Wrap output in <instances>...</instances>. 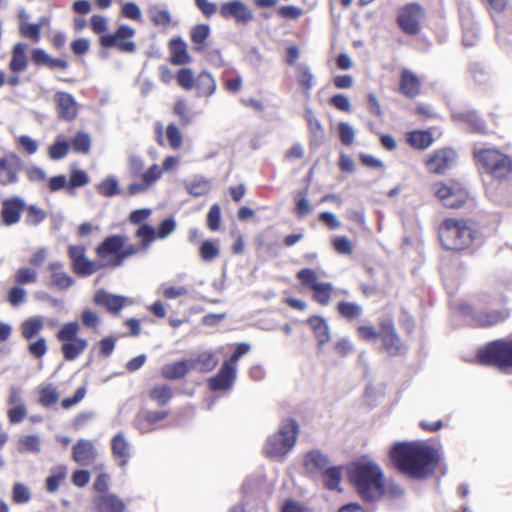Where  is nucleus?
<instances>
[{"label": "nucleus", "mask_w": 512, "mask_h": 512, "mask_svg": "<svg viewBox=\"0 0 512 512\" xmlns=\"http://www.w3.org/2000/svg\"><path fill=\"white\" fill-rule=\"evenodd\" d=\"M190 370L189 360H181L163 365L161 375L168 380H177L185 377Z\"/></svg>", "instance_id": "nucleus-28"}, {"label": "nucleus", "mask_w": 512, "mask_h": 512, "mask_svg": "<svg viewBox=\"0 0 512 512\" xmlns=\"http://www.w3.org/2000/svg\"><path fill=\"white\" fill-rule=\"evenodd\" d=\"M177 224L173 217L164 219L156 230L157 238L165 239L176 230Z\"/></svg>", "instance_id": "nucleus-61"}, {"label": "nucleus", "mask_w": 512, "mask_h": 512, "mask_svg": "<svg viewBox=\"0 0 512 512\" xmlns=\"http://www.w3.org/2000/svg\"><path fill=\"white\" fill-rule=\"evenodd\" d=\"M304 465L310 474H322L329 466V460L319 450H313L306 454Z\"/></svg>", "instance_id": "nucleus-25"}, {"label": "nucleus", "mask_w": 512, "mask_h": 512, "mask_svg": "<svg viewBox=\"0 0 512 512\" xmlns=\"http://www.w3.org/2000/svg\"><path fill=\"white\" fill-rule=\"evenodd\" d=\"M60 399V393L53 384H46L40 386L39 389V403L43 407H51L56 404Z\"/></svg>", "instance_id": "nucleus-40"}, {"label": "nucleus", "mask_w": 512, "mask_h": 512, "mask_svg": "<svg viewBox=\"0 0 512 512\" xmlns=\"http://www.w3.org/2000/svg\"><path fill=\"white\" fill-rule=\"evenodd\" d=\"M404 488L394 480H388L386 483L382 481V495H386L391 499H400L404 496Z\"/></svg>", "instance_id": "nucleus-54"}, {"label": "nucleus", "mask_w": 512, "mask_h": 512, "mask_svg": "<svg viewBox=\"0 0 512 512\" xmlns=\"http://www.w3.org/2000/svg\"><path fill=\"white\" fill-rule=\"evenodd\" d=\"M177 81L178 84L186 90H191L196 82L192 71L188 68H182L179 70Z\"/></svg>", "instance_id": "nucleus-63"}, {"label": "nucleus", "mask_w": 512, "mask_h": 512, "mask_svg": "<svg viewBox=\"0 0 512 512\" xmlns=\"http://www.w3.org/2000/svg\"><path fill=\"white\" fill-rule=\"evenodd\" d=\"M26 208L25 201L20 196L7 198L2 202L1 219L4 225L12 226L20 221L21 214Z\"/></svg>", "instance_id": "nucleus-18"}, {"label": "nucleus", "mask_w": 512, "mask_h": 512, "mask_svg": "<svg viewBox=\"0 0 512 512\" xmlns=\"http://www.w3.org/2000/svg\"><path fill=\"white\" fill-rule=\"evenodd\" d=\"M144 160L136 154L128 156V170L133 179L140 178L139 182H132L127 186V194L135 196L145 193L162 177V169L159 165L153 164L146 171H143Z\"/></svg>", "instance_id": "nucleus-4"}, {"label": "nucleus", "mask_w": 512, "mask_h": 512, "mask_svg": "<svg viewBox=\"0 0 512 512\" xmlns=\"http://www.w3.org/2000/svg\"><path fill=\"white\" fill-rule=\"evenodd\" d=\"M67 468L66 466L60 465L52 468L51 475L46 479V489L50 493H54L58 490L60 482L66 478Z\"/></svg>", "instance_id": "nucleus-43"}, {"label": "nucleus", "mask_w": 512, "mask_h": 512, "mask_svg": "<svg viewBox=\"0 0 512 512\" xmlns=\"http://www.w3.org/2000/svg\"><path fill=\"white\" fill-rule=\"evenodd\" d=\"M457 161V153L451 148H441L433 152L426 160L428 170L435 174L445 173Z\"/></svg>", "instance_id": "nucleus-14"}, {"label": "nucleus", "mask_w": 512, "mask_h": 512, "mask_svg": "<svg viewBox=\"0 0 512 512\" xmlns=\"http://www.w3.org/2000/svg\"><path fill=\"white\" fill-rule=\"evenodd\" d=\"M420 80L410 70L404 69L401 76V91L408 97H415L420 92Z\"/></svg>", "instance_id": "nucleus-30"}, {"label": "nucleus", "mask_w": 512, "mask_h": 512, "mask_svg": "<svg viewBox=\"0 0 512 512\" xmlns=\"http://www.w3.org/2000/svg\"><path fill=\"white\" fill-rule=\"evenodd\" d=\"M482 364H494L501 369L512 367V340H496L478 351Z\"/></svg>", "instance_id": "nucleus-8"}, {"label": "nucleus", "mask_w": 512, "mask_h": 512, "mask_svg": "<svg viewBox=\"0 0 512 512\" xmlns=\"http://www.w3.org/2000/svg\"><path fill=\"white\" fill-rule=\"evenodd\" d=\"M17 450L19 453L39 454L41 452V439L36 434L21 436L18 440Z\"/></svg>", "instance_id": "nucleus-36"}, {"label": "nucleus", "mask_w": 512, "mask_h": 512, "mask_svg": "<svg viewBox=\"0 0 512 512\" xmlns=\"http://www.w3.org/2000/svg\"><path fill=\"white\" fill-rule=\"evenodd\" d=\"M139 252V248L133 244L125 245V242L122 243V248L120 250L119 255L117 257H113L111 260L107 262V266L116 268L121 267L124 264L125 259L136 255Z\"/></svg>", "instance_id": "nucleus-48"}, {"label": "nucleus", "mask_w": 512, "mask_h": 512, "mask_svg": "<svg viewBox=\"0 0 512 512\" xmlns=\"http://www.w3.org/2000/svg\"><path fill=\"white\" fill-rule=\"evenodd\" d=\"M198 96H211L216 91V81L207 71L201 72L195 82Z\"/></svg>", "instance_id": "nucleus-32"}, {"label": "nucleus", "mask_w": 512, "mask_h": 512, "mask_svg": "<svg viewBox=\"0 0 512 512\" xmlns=\"http://www.w3.org/2000/svg\"><path fill=\"white\" fill-rule=\"evenodd\" d=\"M390 457L401 472L417 479L432 473L437 462V453L432 447L417 443H397Z\"/></svg>", "instance_id": "nucleus-1"}, {"label": "nucleus", "mask_w": 512, "mask_h": 512, "mask_svg": "<svg viewBox=\"0 0 512 512\" xmlns=\"http://www.w3.org/2000/svg\"><path fill=\"white\" fill-rule=\"evenodd\" d=\"M171 62L175 65H183L190 62L191 58L187 52V45L181 39H172L170 41Z\"/></svg>", "instance_id": "nucleus-31"}, {"label": "nucleus", "mask_w": 512, "mask_h": 512, "mask_svg": "<svg viewBox=\"0 0 512 512\" xmlns=\"http://www.w3.org/2000/svg\"><path fill=\"white\" fill-rule=\"evenodd\" d=\"M349 476L361 498L373 502L381 497L382 469L373 461H359L349 468Z\"/></svg>", "instance_id": "nucleus-2"}, {"label": "nucleus", "mask_w": 512, "mask_h": 512, "mask_svg": "<svg viewBox=\"0 0 512 512\" xmlns=\"http://www.w3.org/2000/svg\"><path fill=\"white\" fill-rule=\"evenodd\" d=\"M191 370L198 372H209L218 365V358L213 352L205 351L200 353L196 358L188 359Z\"/></svg>", "instance_id": "nucleus-27"}, {"label": "nucleus", "mask_w": 512, "mask_h": 512, "mask_svg": "<svg viewBox=\"0 0 512 512\" xmlns=\"http://www.w3.org/2000/svg\"><path fill=\"white\" fill-rule=\"evenodd\" d=\"M46 218V213L36 205H30L27 208L26 223L31 226H37Z\"/></svg>", "instance_id": "nucleus-59"}, {"label": "nucleus", "mask_w": 512, "mask_h": 512, "mask_svg": "<svg viewBox=\"0 0 512 512\" xmlns=\"http://www.w3.org/2000/svg\"><path fill=\"white\" fill-rule=\"evenodd\" d=\"M305 119L307 121L309 131L314 137H320L323 135V126L314 114L312 108L307 107L305 109Z\"/></svg>", "instance_id": "nucleus-56"}, {"label": "nucleus", "mask_w": 512, "mask_h": 512, "mask_svg": "<svg viewBox=\"0 0 512 512\" xmlns=\"http://www.w3.org/2000/svg\"><path fill=\"white\" fill-rule=\"evenodd\" d=\"M41 24L22 23L20 25V33L27 38H30L34 42H38L40 39Z\"/></svg>", "instance_id": "nucleus-62"}, {"label": "nucleus", "mask_w": 512, "mask_h": 512, "mask_svg": "<svg viewBox=\"0 0 512 512\" xmlns=\"http://www.w3.org/2000/svg\"><path fill=\"white\" fill-rule=\"evenodd\" d=\"M338 132H339V137L341 139V142L344 145L350 146L354 143L355 130L352 127V125H350L347 122H341L338 125Z\"/></svg>", "instance_id": "nucleus-60"}, {"label": "nucleus", "mask_w": 512, "mask_h": 512, "mask_svg": "<svg viewBox=\"0 0 512 512\" xmlns=\"http://www.w3.org/2000/svg\"><path fill=\"white\" fill-rule=\"evenodd\" d=\"M23 170V161L21 158L10 153L0 158V184L10 185L19 181L18 173Z\"/></svg>", "instance_id": "nucleus-16"}, {"label": "nucleus", "mask_w": 512, "mask_h": 512, "mask_svg": "<svg viewBox=\"0 0 512 512\" xmlns=\"http://www.w3.org/2000/svg\"><path fill=\"white\" fill-rule=\"evenodd\" d=\"M321 475L323 477L324 485L327 489L340 491V484L342 480L341 467L328 466Z\"/></svg>", "instance_id": "nucleus-37"}, {"label": "nucleus", "mask_w": 512, "mask_h": 512, "mask_svg": "<svg viewBox=\"0 0 512 512\" xmlns=\"http://www.w3.org/2000/svg\"><path fill=\"white\" fill-rule=\"evenodd\" d=\"M297 277L303 286L309 287L314 291V299L319 304L326 306L330 303L333 291L332 283L318 281L315 270L309 268L300 270Z\"/></svg>", "instance_id": "nucleus-10"}, {"label": "nucleus", "mask_w": 512, "mask_h": 512, "mask_svg": "<svg viewBox=\"0 0 512 512\" xmlns=\"http://www.w3.org/2000/svg\"><path fill=\"white\" fill-rule=\"evenodd\" d=\"M149 396L159 406H165L172 398V389L168 385H156L150 390Z\"/></svg>", "instance_id": "nucleus-47"}, {"label": "nucleus", "mask_w": 512, "mask_h": 512, "mask_svg": "<svg viewBox=\"0 0 512 512\" xmlns=\"http://www.w3.org/2000/svg\"><path fill=\"white\" fill-rule=\"evenodd\" d=\"M72 148L77 153L88 154L91 148V138L88 134L79 132L72 140Z\"/></svg>", "instance_id": "nucleus-55"}, {"label": "nucleus", "mask_w": 512, "mask_h": 512, "mask_svg": "<svg viewBox=\"0 0 512 512\" xmlns=\"http://www.w3.org/2000/svg\"><path fill=\"white\" fill-rule=\"evenodd\" d=\"M424 17L425 12L420 4L409 3L399 10L397 22L403 32L416 35L420 31V24Z\"/></svg>", "instance_id": "nucleus-12"}, {"label": "nucleus", "mask_w": 512, "mask_h": 512, "mask_svg": "<svg viewBox=\"0 0 512 512\" xmlns=\"http://www.w3.org/2000/svg\"><path fill=\"white\" fill-rule=\"evenodd\" d=\"M219 13L225 19H233L238 25H247L254 18L252 10L240 0L222 3Z\"/></svg>", "instance_id": "nucleus-13"}, {"label": "nucleus", "mask_w": 512, "mask_h": 512, "mask_svg": "<svg viewBox=\"0 0 512 512\" xmlns=\"http://www.w3.org/2000/svg\"><path fill=\"white\" fill-rule=\"evenodd\" d=\"M509 316V311L506 309L499 311H491L487 313H479L476 315L475 320L480 326H492L499 322L504 321Z\"/></svg>", "instance_id": "nucleus-39"}, {"label": "nucleus", "mask_w": 512, "mask_h": 512, "mask_svg": "<svg viewBox=\"0 0 512 512\" xmlns=\"http://www.w3.org/2000/svg\"><path fill=\"white\" fill-rule=\"evenodd\" d=\"M434 191L442 204L452 209L460 208L469 198L468 191L460 183H452L451 185L437 183Z\"/></svg>", "instance_id": "nucleus-11"}, {"label": "nucleus", "mask_w": 512, "mask_h": 512, "mask_svg": "<svg viewBox=\"0 0 512 512\" xmlns=\"http://www.w3.org/2000/svg\"><path fill=\"white\" fill-rule=\"evenodd\" d=\"M111 447L119 466L124 467L130 458V443L122 433H118L112 438Z\"/></svg>", "instance_id": "nucleus-24"}, {"label": "nucleus", "mask_w": 512, "mask_h": 512, "mask_svg": "<svg viewBox=\"0 0 512 512\" xmlns=\"http://www.w3.org/2000/svg\"><path fill=\"white\" fill-rule=\"evenodd\" d=\"M199 253L202 260L212 261L219 256L220 249L215 242L206 240L201 244Z\"/></svg>", "instance_id": "nucleus-57"}, {"label": "nucleus", "mask_w": 512, "mask_h": 512, "mask_svg": "<svg viewBox=\"0 0 512 512\" xmlns=\"http://www.w3.org/2000/svg\"><path fill=\"white\" fill-rule=\"evenodd\" d=\"M210 34V27L207 24H198L191 29V40L195 44V50L202 51L205 47V41Z\"/></svg>", "instance_id": "nucleus-41"}, {"label": "nucleus", "mask_w": 512, "mask_h": 512, "mask_svg": "<svg viewBox=\"0 0 512 512\" xmlns=\"http://www.w3.org/2000/svg\"><path fill=\"white\" fill-rule=\"evenodd\" d=\"M135 234L141 239V247L144 250L148 249L151 243L157 239L156 229L147 223L141 224Z\"/></svg>", "instance_id": "nucleus-49"}, {"label": "nucleus", "mask_w": 512, "mask_h": 512, "mask_svg": "<svg viewBox=\"0 0 512 512\" xmlns=\"http://www.w3.org/2000/svg\"><path fill=\"white\" fill-rule=\"evenodd\" d=\"M80 324L76 321L67 322L57 332V339L62 343L61 352L67 361H73L88 347V340L79 337Z\"/></svg>", "instance_id": "nucleus-6"}, {"label": "nucleus", "mask_w": 512, "mask_h": 512, "mask_svg": "<svg viewBox=\"0 0 512 512\" xmlns=\"http://www.w3.org/2000/svg\"><path fill=\"white\" fill-rule=\"evenodd\" d=\"M475 231L464 220L446 219L439 227V238L447 250H463L471 245Z\"/></svg>", "instance_id": "nucleus-5"}, {"label": "nucleus", "mask_w": 512, "mask_h": 512, "mask_svg": "<svg viewBox=\"0 0 512 512\" xmlns=\"http://www.w3.org/2000/svg\"><path fill=\"white\" fill-rule=\"evenodd\" d=\"M37 280L38 273L35 269L21 267L15 273V282L19 285L36 283Z\"/></svg>", "instance_id": "nucleus-53"}, {"label": "nucleus", "mask_w": 512, "mask_h": 512, "mask_svg": "<svg viewBox=\"0 0 512 512\" xmlns=\"http://www.w3.org/2000/svg\"><path fill=\"white\" fill-rule=\"evenodd\" d=\"M299 424L294 419L282 422L279 430L268 437L264 451L265 455L277 461H283L285 456L295 446L298 438Z\"/></svg>", "instance_id": "nucleus-3"}, {"label": "nucleus", "mask_w": 512, "mask_h": 512, "mask_svg": "<svg viewBox=\"0 0 512 512\" xmlns=\"http://www.w3.org/2000/svg\"><path fill=\"white\" fill-rule=\"evenodd\" d=\"M98 191L106 197H113L121 192L119 182L114 176L107 177L101 181L98 185Z\"/></svg>", "instance_id": "nucleus-51"}, {"label": "nucleus", "mask_w": 512, "mask_h": 512, "mask_svg": "<svg viewBox=\"0 0 512 512\" xmlns=\"http://www.w3.org/2000/svg\"><path fill=\"white\" fill-rule=\"evenodd\" d=\"M380 337L389 355L396 356L401 352L402 342L391 321H385L381 324Z\"/></svg>", "instance_id": "nucleus-20"}, {"label": "nucleus", "mask_w": 512, "mask_h": 512, "mask_svg": "<svg viewBox=\"0 0 512 512\" xmlns=\"http://www.w3.org/2000/svg\"><path fill=\"white\" fill-rule=\"evenodd\" d=\"M296 77L305 95L310 97V92L314 86V75L309 66L305 63L298 64L296 66Z\"/></svg>", "instance_id": "nucleus-35"}, {"label": "nucleus", "mask_w": 512, "mask_h": 512, "mask_svg": "<svg viewBox=\"0 0 512 512\" xmlns=\"http://www.w3.org/2000/svg\"><path fill=\"white\" fill-rule=\"evenodd\" d=\"M335 251L341 255H350L353 253V244L346 236H336L332 240Z\"/></svg>", "instance_id": "nucleus-58"}, {"label": "nucleus", "mask_w": 512, "mask_h": 512, "mask_svg": "<svg viewBox=\"0 0 512 512\" xmlns=\"http://www.w3.org/2000/svg\"><path fill=\"white\" fill-rule=\"evenodd\" d=\"M68 255L72 261V268L77 275L89 276L95 273L98 266L86 257V248L82 245H71Z\"/></svg>", "instance_id": "nucleus-15"}, {"label": "nucleus", "mask_w": 512, "mask_h": 512, "mask_svg": "<svg viewBox=\"0 0 512 512\" xmlns=\"http://www.w3.org/2000/svg\"><path fill=\"white\" fill-rule=\"evenodd\" d=\"M32 498V494L27 485L16 482L12 487V500L15 504H27Z\"/></svg>", "instance_id": "nucleus-50"}, {"label": "nucleus", "mask_w": 512, "mask_h": 512, "mask_svg": "<svg viewBox=\"0 0 512 512\" xmlns=\"http://www.w3.org/2000/svg\"><path fill=\"white\" fill-rule=\"evenodd\" d=\"M99 512H122L125 508L124 502L114 494L105 493L98 499Z\"/></svg>", "instance_id": "nucleus-33"}, {"label": "nucleus", "mask_w": 512, "mask_h": 512, "mask_svg": "<svg viewBox=\"0 0 512 512\" xmlns=\"http://www.w3.org/2000/svg\"><path fill=\"white\" fill-rule=\"evenodd\" d=\"M136 30L127 25L120 24L115 32L102 35L100 45L104 48H116L121 53L132 54L136 52L137 45L133 40Z\"/></svg>", "instance_id": "nucleus-9"}, {"label": "nucleus", "mask_w": 512, "mask_h": 512, "mask_svg": "<svg viewBox=\"0 0 512 512\" xmlns=\"http://www.w3.org/2000/svg\"><path fill=\"white\" fill-rule=\"evenodd\" d=\"M236 378V368L230 367V364L223 363L218 373L208 381L209 388L213 391L230 389Z\"/></svg>", "instance_id": "nucleus-21"}, {"label": "nucleus", "mask_w": 512, "mask_h": 512, "mask_svg": "<svg viewBox=\"0 0 512 512\" xmlns=\"http://www.w3.org/2000/svg\"><path fill=\"white\" fill-rule=\"evenodd\" d=\"M151 21L156 26H168L171 22V14L168 9L159 5H153L148 10Z\"/></svg>", "instance_id": "nucleus-44"}, {"label": "nucleus", "mask_w": 512, "mask_h": 512, "mask_svg": "<svg viewBox=\"0 0 512 512\" xmlns=\"http://www.w3.org/2000/svg\"><path fill=\"white\" fill-rule=\"evenodd\" d=\"M337 311L343 318L352 320L362 315L363 308L355 302L342 301L338 303Z\"/></svg>", "instance_id": "nucleus-46"}, {"label": "nucleus", "mask_w": 512, "mask_h": 512, "mask_svg": "<svg viewBox=\"0 0 512 512\" xmlns=\"http://www.w3.org/2000/svg\"><path fill=\"white\" fill-rule=\"evenodd\" d=\"M126 240L122 235H111L106 237L96 248L97 256L105 262L111 260L113 257L119 255L122 248V243Z\"/></svg>", "instance_id": "nucleus-19"}, {"label": "nucleus", "mask_w": 512, "mask_h": 512, "mask_svg": "<svg viewBox=\"0 0 512 512\" xmlns=\"http://www.w3.org/2000/svg\"><path fill=\"white\" fill-rule=\"evenodd\" d=\"M54 99L61 119L70 121L77 116V102L70 93L59 91Z\"/></svg>", "instance_id": "nucleus-22"}, {"label": "nucleus", "mask_w": 512, "mask_h": 512, "mask_svg": "<svg viewBox=\"0 0 512 512\" xmlns=\"http://www.w3.org/2000/svg\"><path fill=\"white\" fill-rule=\"evenodd\" d=\"M96 458V448L92 441L87 439H79L73 446L72 459L82 466L93 463Z\"/></svg>", "instance_id": "nucleus-23"}, {"label": "nucleus", "mask_w": 512, "mask_h": 512, "mask_svg": "<svg viewBox=\"0 0 512 512\" xmlns=\"http://www.w3.org/2000/svg\"><path fill=\"white\" fill-rule=\"evenodd\" d=\"M474 155L478 163L494 178L504 179L512 171L511 159L496 149L475 150Z\"/></svg>", "instance_id": "nucleus-7"}, {"label": "nucleus", "mask_w": 512, "mask_h": 512, "mask_svg": "<svg viewBox=\"0 0 512 512\" xmlns=\"http://www.w3.org/2000/svg\"><path fill=\"white\" fill-rule=\"evenodd\" d=\"M308 324L314 331L319 348L330 341L331 334L329 325L324 318L319 316H312L308 319Z\"/></svg>", "instance_id": "nucleus-29"}, {"label": "nucleus", "mask_w": 512, "mask_h": 512, "mask_svg": "<svg viewBox=\"0 0 512 512\" xmlns=\"http://www.w3.org/2000/svg\"><path fill=\"white\" fill-rule=\"evenodd\" d=\"M408 142L417 149H426L433 143V137L428 131H413L408 134Z\"/></svg>", "instance_id": "nucleus-45"}, {"label": "nucleus", "mask_w": 512, "mask_h": 512, "mask_svg": "<svg viewBox=\"0 0 512 512\" xmlns=\"http://www.w3.org/2000/svg\"><path fill=\"white\" fill-rule=\"evenodd\" d=\"M44 328V318L40 315L33 316L21 324V335L26 340H30L35 337Z\"/></svg>", "instance_id": "nucleus-34"}, {"label": "nucleus", "mask_w": 512, "mask_h": 512, "mask_svg": "<svg viewBox=\"0 0 512 512\" xmlns=\"http://www.w3.org/2000/svg\"><path fill=\"white\" fill-rule=\"evenodd\" d=\"M93 301L96 305L105 307L113 314H119L124 306L133 304L132 299L122 295L108 293L103 289H99L95 292Z\"/></svg>", "instance_id": "nucleus-17"}, {"label": "nucleus", "mask_w": 512, "mask_h": 512, "mask_svg": "<svg viewBox=\"0 0 512 512\" xmlns=\"http://www.w3.org/2000/svg\"><path fill=\"white\" fill-rule=\"evenodd\" d=\"M27 45L25 43H18L14 46L12 59L10 61V69L14 72L24 71L27 67L26 58Z\"/></svg>", "instance_id": "nucleus-38"}, {"label": "nucleus", "mask_w": 512, "mask_h": 512, "mask_svg": "<svg viewBox=\"0 0 512 512\" xmlns=\"http://www.w3.org/2000/svg\"><path fill=\"white\" fill-rule=\"evenodd\" d=\"M186 189L193 196H203L210 191L211 182L204 177L197 176L191 182L186 183Z\"/></svg>", "instance_id": "nucleus-42"}, {"label": "nucleus", "mask_w": 512, "mask_h": 512, "mask_svg": "<svg viewBox=\"0 0 512 512\" xmlns=\"http://www.w3.org/2000/svg\"><path fill=\"white\" fill-rule=\"evenodd\" d=\"M69 150V144L66 140L58 137L53 145L49 147V157L52 160H61L66 157Z\"/></svg>", "instance_id": "nucleus-52"}, {"label": "nucleus", "mask_w": 512, "mask_h": 512, "mask_svg": "<svg viewBox=\"0 0 512 512\" xmlns=\"http://www.w3.org/2000/svg\"><path fill=\"white\" fill-rule=\"evenodd\" d=\"M51 285L59 289H68L74 282L73 278L64 271L63 263L56 261L49 264Z\"/></svg>", "instance_id": "nucleus-26"}, {"label": "nucleus", "mask_w": 512, "mask_h": 512, "mask_svg": "<svg viewBox=\"0 0 512 512\" xmlns=\"http://www.w3.org/2000/svg\"><path fill=\"white\" fill-rule=\"evenodd\" d=\"M27 291L21 286H14L8 292V301L14 307L19 306L26 300Z\"/></svg>", "instance_id": "nucleus-64"}]
</instances>
